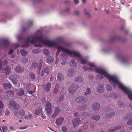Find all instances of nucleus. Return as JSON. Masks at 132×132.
Segmentation results:
<instances>
[{"label":"nucleus","mask_w":132,"mask_h":132,"mask_svg":"<svg viewBox=\"0 0 132 132\" xmlns=\"http://www.w3.org/2000/svg\"><path fill=\"white\" fill-rule=\"evenodd\" d=\"M26 41L27 42H29L32 44L37 43H39V44H35L34 46L36 47H41L42 44H44L49 47H56L58 50L56 54V58L59 55L60 51L67 53L71 57L72 51L67 49L64 47L58 46V43L56 41L47 40L43 38L42 35L40 36L34 35L32 37H29L26 39Z\"/></svg>","instance_id":"nucleus-1"},{"label":"nucleus","mask_w":132,"mask_h":132,"mask_svg":"<svg viewBox=\"0 0 132 132\" xmlns=\"http://www.w3.org/2000/svg\"><path fill=\"white\" fill-rule=\"evenodd\" d=\"M89 65L91 67H94L95 72L103 75L109 80V81L114 88H116L117 86L123 91L125 93L128 94V96L129 99L132 100V90L126 87L122 84L119 80L117 78L114 76L109 75L104 69L100 68H97L94 64L92 63H89ZM130 108L132 109V104H130Z\"/></svg>","instance_id":"nucleus-2"},{"label":"nucleus","mask_w":132,"mask_h":132,"mask_svg":"<svg viewBox=\"0 0 132 132\" xmlns=\"http://www.w3.org/2000/svg\"><path fill=\"white\" fill-rule=\"evenodd\" d=\"M73 56L76 57V59L77 61H80L81 63L82 64H85L87 62V59L86 58L82 57L80 54L77 51H72L71 57Z\"/></svg>","instance_id":"nucleus-3"},{"label":"nucleus","mask_w":132,"mask_h":132,"mask_svg":"<svg viewBox=\"0 0 132 132\" xmlns=\"http://www.w3.org/2000/svg\"><path fill=\"white\" fill-rule=\"evenodd\" d=\"M9 78L14 85L17 84L18 82L19 83L22 80V78L20 76L15 73L9 76Z\"/></svg>","instance_id":"nucleus-4"},{"label":"nucleus","mask_w":132,"mask_h":132,"mask_svg":"<svg viewBox=\"0 0 132 132\" xmlns=\"http://www.w3.org/2000/svg\"><path fill=\"white\" fill-rule=\"evenodd\" d=\"M9 108L15 110H18L20 108V106L14 101L12 100L10 101L9 105Z\"/></svg>","instance_id":"nucleus-5"},{"label":"nucleus","mask_w":132,"mask_h":132,"mask_svg":"<svg viewBox=\"0 0 132 132\" xmlns=\"http://www.w3.org/2000/svg\"><path fill=\"white\" fill-rule=\"evenodd\" d=\"M79 87V86L77 84H72L69 88L68 91L70 94H72L76 91Z\"/></svg>","instance_id":"nucleus-6"},{"label":"nucleus","mask_w":132,"mask_h":132,"mask_svg":"<svg viewBox=\"0 0 132 132\" xmlns=\"http://www.w3.org/2000/svg\"><path fill=\"white\" fill-rule=\"evenodd\" d=\"M75 101L78 103H85L87 101L88 99L85 96H79L76 99Z\"/></svg>","instance_id":"nucleus-7"},{"label":"nucleus","mask_w":132,"mask_h":132,"mask_svg":"<svg viewBox=\"0 0 132 132\" xmlns=\"http://www.w3.org/2000/svg\"><path fill=\"white\" fill-rule=\"evenodd\" d=\"M45 110L47 113L50 114L51 113V106L50 102H46L45 106Z\"/></svg>","instance_id":"nucleus-8"},{"label":"nucleus","mask_w":132,"mask_h":132,"mask_svg":"<svg viewBox=\"0 0 132 132\" xmlns=\"http://www.w3.org/2000/svg\"><path fill=\"white\" fill-rule=\"evenodd\" d=\"M14 70L16 72L21 73L23 72L24 69L20 65H18L15 67Z\"/></svg>","instance_id":"nucleus-9"},{"label":"nucleus","mask_w":132,"mask_h":132,"mask_svg":"<svg viewBox=\"0 0 132 132\" xmlns=\"http://www.w3.org/2000/svg\"><path fill=\"white\" fill-rule=\"evenodd\" d=\"M104 87L103 84L98 85L96 88L97 92L98 93H102L104 91Z\"/></svg>","instance_id":"nucleus-10"},{"label":"nucleus","mask_w":132,"mask_h":132,"mask_svg":"<svg viewBox=\"0 0 132 132\" xmlns=\"http://www.w3.org/2000/svg\"><path fill=\"white\" fill-rule=\"evenodd\" d=\"M72 122L73 127L75 128L80 122V119L78 118H75L72 120Z\"/></svg>","instance_id":"nucleus-11"},{"label":"nucleus","mask_w":132,"mask_h":132,"mask_svg":"<svg viewBox=\"0 0 132 132\" xmlns=\"http://www.w3.org/2000/svg\"><path fill=\"white\" fill-rule=\"evenodd\" d=\"M76 72L75 70L73 68H71L69 69L67 73V76L69 77H71L74 75Z\"/></svg>","instance_id":"nucleus-12"},{"label":"nucleus","mask_w":132,"mask_h":132,"mask_svg":"<svg viewBox=\"0 0 132 132\" xmlns=\"http://www.w3.org/2000/svg\"><path fill=\"white\" fill-rule=\"evenodd\" d=\"M100 104L97 103H94L92 106V109L94 111H96L98 110L100 108Z\"/></svg>","instance_id":"nucleus-13"},{"label":"nucleus","mask_w":132,"mask_h":132,"mask_svg":"<svg viewBox=\"0 0 132 132\" xmlns=\"http://www.w3.org/2000/svg\"><path fill=\"white\" fill-rule=\"evenodd\" d=\"M14 92L19 96H21L24 94V91L22 88L20 89L19 90L17 89H15L14 90Z\"/></svg>","instance_id":"nucleus-14"},{"label":"nucleus","mask_w":132,"mask_h":132,"mask_svg":"<svg viewBox=\"0 0 132 132\" xmlns=\"http://www.w3.org/2000/svg\"><path fill=\"white\" fill-rule=\"evenodd\" d=\"M64 119L63 117H60L57 118L55 121L57 125H60L64 121Z\"/></svg>","instance_id":"nucleus-15"},{"label":"nucleus","mask_w":132,"mask_h":132,"mask_svg":"<svg viewBox=\"0 0 132 132\" xmlns=\"http://www.w3.org/2000/svg\"><path fill=\"white\" fill-rule=\"evenodd\" d=\"M83 78L80 76H76L75 78V81L78 82H82L83 81Z\"/></svg>","instance_id":"nucleus-16"},{"label":"nucleus","mask_w":132,"mask_h":132,"mask_svg":"<svg viewBox=\"0 0 132 132\" xmlns=\"http://www.w3.org/2000/svg\"><path fill=\"white\" fill-rule=\"evenodd\" d=\"M60 112V110L58 108H56L52 116V117L54 118L57 116Z\"/></svg>","instance_id":"nucleus-17"},{"label":"nucleus","mask_w":132,"mask_h":132,"mask_svg":"<svg viewBox=\"0 0 132 132\" xmlns=\"http://www.w3.org/2000/svg\"><path fill=\"white\" fill-rule=\"evenodd\" d=\"M69 65L72 67H75L77 64L76 62L73 59H72L69 63Z\"/></svg>","instance_id":"nucleus-18"},{"label":"nucleus","mask_w":132,"mask_h":132,"mask_svg":"<svg viewBox=\"0 0 132 132\" xmlns=\"http://www.w3.org/2000/svg\"><path fill=\"white\" fill-rule=\"evenodd\" d=\"M87 105H80L77 106V109L79 111H83L85 110L86 109Z\"/></svg>","instance_id":"nucleus-19"},{"label":"nucleus","mask_w":132,"mask_h":132,"mask_svg":"<svg viewBox=\"0 0 132 132\" xmlns=\"http://www.w3.org/2000/svg\"><path fill=\"white\" fill-rule=\"evenodd\" d=\"M50 72L48 68H45L43 70L41 71V75L42 76L44 75V73H46L47 75H48Z\"/></svg>","instance_id":"nucleus-20"},{"label":"nucleus","mask_w":132,"mask_h":132,"mask_svg":"<svg viewBox=\"0 0 132 132\" xmlns=\"http://www.w3.org/2000/svg\"><path fill=\"white\" fill-rule=\"evenodd\" d=\"M39 65H38V64L37 62H35L32 64L31 67V69H33L37 68L38 69H39Z\"/></svg>","instance_id":"nucleus-21"},{"label":"nucleus","mask_w":132,"mask_h":132,"mask_svg":"<svg viewBox=\"0 0 132 132\" xmlns=\"http://www.w3.org/2000/svg\"><path fill=\"white\" fill-rule=\"evenodd\" d=\"M54 60V59L53 57L49 56L47 58L46 62L48 63L51 64L53 62Z\"/></svg>","instance_id":"nucleus-22"},{"label":"nucleus","mask_w":132,"mask_h":132,"mask_svg":"<svg viewBox=\"0 0 132 132\" xmlns=\"http://www.w3.org/2000/svg\"><path fill=\"white\" fill-rule=\"evenodd\" d=\"M100 117L98 115H94L92 116L91 119L92 120L98 121L100 119Z\"/></svg>","instance_id":"nucleus-23"},{"label":"nucleus","mask_w":132,"mask_h":132,"mask_svg":"<svg viewBox=\"0 0 132 132\" xmlns=\"http://www.w3.org/2000/svg\"><path fill=\"white\" fill-rule=\"evenodd\" d=\"M4 72L5 73L6 75H8L9 73L11 72V69L8 66L6 67L4 69Z\"/></svg>","instance_id":"nucleus-24"},{"label":"nucleus","mask_w":132,"mask_h":132,"mask_svg":"<svg viewBox=\"0 0 132 132\" xmlns=\"http://www.w3.org/2000/svg\"><path fill=\"white\" fill-rule=\"evenodd\" d=\"M91 93V91L90 88L87 87L85 90L84 94L86 96L89 95Z\"/></svg>","instance_id":"nucleus-25"},{"label":"nucleus","mask_w":132,"mask_h":132,"mask_svg":"<svg viewBox=\"0 0 132 132\" xmlns=\"http://www.w3.org/2000/svg\"><path fill=\"white\" fill-rule=\"evenodd\" d=\"M22 56H25L28 54V52L25 50H21L20 51Z\"/></svg>","instance_id":"nucleus-26"},{"label":"nucleus","mask_w":132,"mask_h":132,"mask_svg":"<svg viewBox=\"0 0 132 132\" xmlns=\"http://www.w3.org/2000/svg\"><path fill=\"white\" fill-rule=\"evenodd\" d=\"M51 84L50 82L47 83L45 87V90L47 92H48L50 88Z\"/></svg>","instance_id":"nucleus-27"},{"label":"nucleus","mask_w":132,"mask_h":132,"mask_svg":"<svg viewBox=\"0 0 132 132\" xmlns=\"http://www.w3.org/2000/svg\"><path fill=\"white\" fill-rule=\"evenodd\" d=\"M57 79L59 81H62L63 79V76L61 73H59L57 76Z\"/></svg>","instance_id":"nucleus-28"},{"label":"nucleus","mask_w":132,"mask_h":132,"mask_svg":"<svg viewBox=\"0 0 132 132\" xmlns=\"http://www.w3.org/2000/svg\"><path fill=\"white\" fill-rule=\"evenodd\" d=\"M121 61L123 63L126 64L128 63V60L126 58L122 57Z\"/></svg>","instance_id":"nucleus-29"},{"label":"nucleus","mask_w":132,"mask_h":132,"mask_svg":"<svg viewBox=\"0 0 132 132\" xmlns=\"http://www.w3.org/2000/svg\"><path fill=\"white\" fill-rule=\"evenodd\" d=\"M121 128V127H113V128L109 129V131L110 132H113L115 130H117L118 129H119Z\"/></svg>","instance_id":"nucleus-30"},{"label":"nucleus","mask_w":132,"mask_h":132,"mask_svg":"<svg viewBox=\"0 0 132 132\" xmlns=\"http://www.w3.org/2000/svg\"><path fill=\"white\" fill-rule=\"evenodd\" d=\"M41 52L40 49H35L32 50V52L34 54H38Z\"/></svg>","instance_id":"nucleus-31"},{"label":"nucleus","mask_w":132,"mask_h":132,"mask_svg":"<svg viewBox=\"0 0 132 132\" xmlns=\"http://www.w3.org/2000/svg\"><path fill=\"white\" fill-rule=\"evenodd\" d=\"M3 86L5 88H10L11 87V84L9 83H4Z\"/></svg>","instance_id":"nucleus-32"},{"label":"nucleus","mask_w":132,"mask_h":132,"mask_svg":"<svg viewBox=\"0 0 132 132\" xmlns=\"http://www.w3.org/2000/svg\"><path fill=\"white\" fill-rule=\"evenodd\" d=\"M19 113V114L20 116H23L25 114V112L24 110L23 109H21L18 111Z\"/></svg>","instance_id":"nucleus-33"},{"label":"nucleus","mask_w":132,"mask_h":132,"mask_svg":"<svg viewBox=\"0 0 132 132\" xmlns=\"http://www.w3.org/2000/svg\"><path fill=\"white\" fill-rule=\"evenodd\" d=\"M3 45L5 47H7V45H8L9 43V41L6 39H5L3 40Z\"/></svg>","instance_id":"nucleus-34"},{"label":"nucleus","mask_w":132,"mask_h":132,"mask_svg":"<svg viewBox=\"0 0 132 132\" xmlns=\"http://www.w3.org/2000/svg\"><path fill=\"white\" fill-rule=\"evenodd\" d=\"M42 112V110L40 109H37L35 111V114L36 115H38Z\"/></svg>","instance_id":"nucleus-35"},{"label":"nucleus","mask_w":132,"mask_h":132,"mask_svg":"<svg viewBox=\"0 0 132 132\" xmlns=\"http://www.w3.org/2000/svg\"><path fill=\"white\" fill-rule=\"evenodd\" d=\"M131 117H132V113H127L125 115V118L126 119H127Z\"/></svg>","instance_id":"nucleus-36"},{"label":"nucleus","mask_w":132,"mask_h":132,"mask_svg":"<svg viewBox=\"0 0 132 132\" xmlns=\"http://www.w3.org/2000/svg\"><path fill=\"white\" fill-rule=\"evenodd\" d=\"M59 88V86L58 85H57L54 90V93L55 94H56L57 93Z\"/></svg>","instance_id":"nucleus-37"},{"label":"nucleus","mask_w":132,"mask_h":132,"mask_svg":"<svg viewBox=\"0 0 132 132\" xmlns=\"http://www.w3.org/2000/svg\"><path fill=\"white\" fill-rule=\"evenodd\" d=\"M32 115L31 114H30L28 115H26L25 116L24 118L25 119H28L31 118L32 116Z\"/></svg>","instance_id":"nucleus-38"},{"label":"nucleus","mask_w":132,"mask_h":132,"mask_svg":"<svg viewBox=\"0 0 132 132\" xmlns=\"http://www.w3.org/2000/svg\"><path fill=\"white\" fill-rule=\"evenodd\" d=\"M29 76L32 79H34L35 78V74L32 72L30 73Z\"/></svg>","instance_id":"nucleus-39"},{"label":"nucleus","mask_w":132,"mask_h":132,"mask_svg":"<svg viewBox=\"0 0 132 132\" xmlns=\"http://www.w3.org/2000/svg\"><path fill=\"white\" fill-rule=\"evenodd\" d=\"M28 62V59L26 57H24L22 59L21 62L23 63H26Z\"/></svg>","instance_id":"nucleus-40"},{"label":"nucleus","mask_w":132,"mask_h":132,"mask_svg":"<svg viewBox=\"0 0 132 132\" xmlns=\"http://www.w3.org/2000/svg\"><path fill=\"white\" fill-rule=\"evenodd\" d=\"M7 128L5 126H3L2 128L0 127V130L1 132H4L5 130H7Z\"/></svg>","instance_id":"nucleus-41"},{"label":"nucleus","mask_w":132,"mask_h":132,"mask_svg":"<svg viewBox=\"0 0 132 132\" xmlns=\"http://www.w3.org/2000/svg\"><path fill=\"white\" fill-rule=\"evenodd\" d=\"M43 53L46 55H48L49 54V51L47 49H44L43 51Z\"/></svg>","instance_id":"nucleus-42"},{"label":"nucleus","mask_w":132,"mask_h":132,"mask_svg":"<svg viewBox=\"0 0 132 132\" xmlns=\"http://www.w3.org/2000/svg\"><path fill=\"white\" fill-rule=\"evenodd\" d=\"M14 114V116L18 118H19V113L18 112V111H15L13 112Z\"/></svg>","instance_id":"nucleus-43"},{"label":"nucleus","mask_w":132,"mask_h":132,"mask_svg":"<svg viewBox=\"0 0 132 132\" xmlns=\"http://www.w3.org/2000/svg\"><path fill=\"white\" fill-rule=\"evenodd\" d=\"M106 88L107 90L109 91H111L112 90V87L109 85H107Z\"/></svg>","instance_id":"nucleus-44"},{"label":"nucleus","mask_w":132,"mask_h":132,"mask_svg":"<svg viewBox=\"0 0 132 132\" xmlns=\"http://www.w3.org/2000/svg\"><path fill=\"white\" fill-rule=\"evenodd\" d=\"M44 60L42 59H41L40 60L39 62V69H41V65H42V64Z\"/></svg>","instance_id":"nucleus-45"},{"label":"nucleus","mask_w":132,"mask_h":132,"mask_svg":"<svg viewBox=\"0 0 132 132\" xmlns=\"http://www.w3.org/2000/svg\"><path fill=\"white\" fill-rule=\"evenodd\" d=\"M67 53H61V55L63 57H65V58H67L68 57V55L67 54Z\"/></svg>","instance_id":"nucleus-46"},{"label":"nucleus","mask_w":132,"mask_h":132,"mask_svg":"<svg viewBox=\"0 0 132 132\" xmlns=\"http://www.w3.org/2000/svg\"><path fill=\"white\" fill-rule=\"evenodd\" d=\"M64 97V96L62 95L59 98V102H61L63 100Z\"/></svg>","instance_id":"nucleus-47"},{"label":"nucleus","mask_w":132,"mask_h":132,"mask_svg":"<svg viewBox=\"0 0 132 132\" xmlns=\"http://www.w3.org/2000/svg\"><path fill=\"white\" fill-rule=\"evenodd\" d=\"M62 129L63 132H66L67 131V129L65 126H63L62 128Z\"/></svg>","instance_id":"nucleus-48"},{"label":"nucleus","mask_w":132,"mask_h":132,"mask_svg":"<svg viewBox=\"0 0 132 132\" xmlns=\"http://www.w3.org/2000/svg\"><path fill=\"white\" fill-rule=\"evenodd\" d=\"M14 51V50L12 49H11L9 50V52L8 54L9 55H10L12 54Z\"/></svg>","instance_id":"nucleus-49"},{"label":"nucleus","mask_w":132,"mask_h":132,"mask_svg":"<svg viewBox=\"0 0 132 132\" xmlns=\"http://www.w3.org/2000/svg\"><path fill=\"white\" fill-rule=\"evenodd\" d=\"M127 124L129 125H132V119L129 120L127 122Z\"/></svg>","instance_id":"nucleus-50"},{"label":"nucleus","mask_w":132,"mask_h":132,"mask_svg":"<svg viewBox=\"0 0 132 132\" xmlns=\"http://www.w3.org/2000/svg\"><path fill=\"white\" fill-rule=\"evenodd\" d=\"M4 104L0 100V108L2 109L4 107Z\"/></svg>","instance_id":"nucleus-51"},{"label":"nucleus","mask_w":132,"mask_h":132,"mask_svg":"<svg viewBox=\"0 0 132 132\" xmlns=\"http://www.w3.org/2000/svg\"><path fill=\"white\" fill-rule=\"evenodd\" d=\"M29 45L28 44H24L22 46V47L23 48H26L28 47Z\"/></svg>","instance_id":"nucleus-52"},{"label":"nucleus","mask_w":132,"mask_h":132,"mask_svg":"<svg viewBox=\"0 0 132 132\" xmlns=\"http://www.w3.org/2000/svg\"><path fill=\"white\" fill-rule=\"evenodd\" d=\"M10 111L8 109H6L5 111V114L6 116H8L9 115Z\"/></svg>","instance_id":"nucleus-53"},{"label":"nucleus","mask_w":132,"mask_h":132,"mask_svg":"<svg viewBox=\"0 0 132 132\" xmlns=\"http://www.w3.org/2000/svg\"><path fill=\"white\" fill-rule=\"evenodd\" d=\"M97 78L100 79H102L103 78V77L102 75H97Z\"/></svg>","instance_id":"nucleus-54"},{"label":"nucleus","mask_w":132,"mask_h":132,"mask_svg":"<svg viewBox=\"0 0 132 132\" xmlns=\"http://www.w3.org/2000/svg\"><path fill=\"white\" fill-rule=\"evenodd\" d=\"M115 113L114 112H112L111 114H110V116L108 117H113L115 115Z\"/></svg>","instance_id":"nucleus-55"},{"label":"nucleus","mask_w":132,"mask_h":132,"mask_svg":"<svg viewBox=\"0 0 132 132\" xmlns=\"http://www.w3.org/2000/svg\"><path fill=\"white\" fill-rule=\"evenodd\" d=\"M117 38V37H114L112 38L111 39V41H114L116 40Z\"/></svg>","instance_id":"nucleus-56"},{"label":"nucleus","mask_w":132,"mask_h":132,"mask_svg":"<svg viewBox=\"0 0 132 132\" xmlns=\"http://www.w3.org/2000/svg\"><path fill=\"white\" fill-rule=\"evenodd\" d=\"M22 37L21 36L18 35L17 36V38L18 40H20L22 39Z\"/></svg>","instance_id":"nucleus-57"},{"label":"nucleus","mask_w":132,"mask_h":132,"mask_svg":"<svg viewBox=\"0 0 132 132\" xmlns=\"http://www.w3.org/2000/svg\"><path fill=\"white\" fill-rule=\"evenodd\" d=\"M19 45L18 44H15L13 46V47L14 48H16L18 47Z\"/></svg>","instance_id":"nucleus-58"},{"label":"nucleus","mask_w":132,"mask_h":132,"mask_svg":"<svg viewBox=\"0 0 132 132\" xmlns=\"http://www.w3.org/2000/svg\"><path fill=\"white\" fill-rule=\"evenodd\" d=\"M27 128V127L24 126V127H21L20 128H19V129L23 130L24 129H26Z\"/></svg>","instance_id":"nucleus-59"},{"label":"nucleus","mask_w":132,"mask_h":132,"mask_svg":"<svg viewBox=\"0 0 132 132\" xmlns=\"http://www.w3.org/2000/svg\"><path fill=\"white\" fill-rule=\"evenodd\" d=\"M66 63V62L65 60H63L61 62V64L62 65H65Z\"/></svg>","instance_id":"nucleus-60"},{"label":"nucleus","mask_w":132,"mask_h":132,"mask_svg":"<svg viewBox=\"0 0 132 132\" xmlns=\"http://www.w3.org/2000/svg\"><path fill=\"white\" fill-rule=\"evenodd\" d=\"M82 69L84 70L88 71V68L85 67H82Z\"/></svg>","instance_id":"nucleus-61"},{"label":"nucleus","mask_w":132,"mask_h":132,"mask_svg":"<svg viewBox=\"0 0 132 132\" xmlns=\"http://www.w3.org/2000/svg\"><path fill=\"white\" fill-rule=\"evenodd\" d=\"M82 127H80V129L79 130L77 131V132H81L82 131Z\"/></svg>","instance_id":"nucleus-62"},{"label":"nucleus","mask_w":132,"mask_h":132,"mask_svg":"<svg viewBox=\"0 0 132 132\" xmlns=\"http://www.w3.org/2000/svg\"><path fill=\"white\" fill-rule=\"evenodd\" d=\"M74 115L75 117H77L78 116V115L79 114L77 112H75L74 113Z\"/></svg>","instance_id":"nucleus-63"},{"label":"nucleus","mask_w":132,"mask_h":132,"mask_svg":"<svg viewBox=\"0 0 132 132\" xmlns=\"http://www.w3.org/2000/svg\"><path fill=\"white\" fill-rule=\"evenodd\" d=\"M118 105L120 107H121L123 105V103H118Z\"/></svg>","instance_id":"nucleus-64"}]
</instances>
